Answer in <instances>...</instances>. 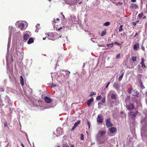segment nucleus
I'll return each instance as SVG.
<instances>
[{
	"mask_svg": "<svg viewBox=\"0 0 147 147\" xmlns=\"http://www.w3.org/2000/svg\"><path fill=\"white\" fill-rule=\"evenodd\" d=\"M67 3L70 5H72L77 3L80 4L82 3V1L80 0H67Z\"/></svg>",
	"mask_w": 147,
	"mask_h": 147,
	"instance_id": "1",
	"label": "nucleus"
},
{
	"mask_svg": "<svg viewBox=\"0 0 147 147\" xmlns=\"http://www.w3.org/2000/svg\"><path fill=\"white\" fill-rule=\"evenodd\" d=\"M138 112L136 111L135 112L131 111L128 113V115L133 120H134L135 119V117L138 115Z\"/></svg>",
	"mask_w": 147,
	"mask_h": 147,
	"instance_id": "2",
	"label": "nucleus"
},
{
	"mask_svg": "<svg viewBox=\"0 0 147 147\" xmlns=\"http://www.w3.org/2000/svg\"><path fill=\"white\" fill-rule=\"evenodd\" d=\"M106 122L107 127H109L113 126V124L111 122V119L110 118L107 119L106 121Z\"/></svg>",
	"mask_w": 147,
	"mask_h": 147,
	"instance_id": "3",
	"label": "nucleus"
},
{
	"mask_svg": "<svg viewBox=\"0 0 147 147\" xmlns=\"http://www.w3.org/2000/svg\"><path fill=\"white\" fill-rule=\"evenodd\" d=\"M127 109L129 110H132L134 108V106L133 104L130 103L129 105L126 106Z\"/></svg>",
	"mask_w": 147,
	"mask_h": 147,
	"instance_id": "4",
	"label": "nucleus"
},
{
	"mask_svg": "<svg viewBox=\"0 0 147 147\" xmlns=\"http://www.w3.org/2000/svg\"><path fill=\"white\" fill-rule=\"evenodd\" d=\"M103 119L101 115L99 114L98 115L97 119V120L98 122L102 123L103 122Z\"/></svg>",
	"mask_w": 147,
	"mask_h": 147,
	"instance_id": "5",
	"label": "nucleus"
},
{
	"mask_svg": "<svg viewBox=\"0 0 147 147\" xmlns=\"http://www.w3.org/2000/svg\"><path fill=\"white\" fill-rule=\"evenodd\" d=\"M109 131L112 134L115 133L117 131V128L115 127H112L109 129Z\"/></svg>",
	"mask_w": 147,
	"mask_h": 147,
	"instance_id": "6",
	"label": "nucleus"
},
{
	"mask_svg": "<svg viewBox=\"0 0 147 147\" xmlns=\"http://www.w3.org/2000/svg\"><path fill=\"white\" fill-rule=\"evenodd\" d=\"M81 122V121L80 120H78V121L76 123H75L74 126L72 127V129H71V130L72 131L74 130L78 125Z\"/></svg>",
	"mask_w": 147,
	"mask_h": 147,
	"instance_id": "7",
	"label": "nucleus"
},
{
	"mask_svg": "<svg viewBox=\"0 0 147 147\" xmlns=\"http://www.w3.org/2000/svg\"><path fill=\"white\" fill-rule=\"evenodd\" d=\"M44 100L46 102L49 103H51L52 101L51 98H49L47 96H46L45 97Z\"/></svg>",
	"mask_w": 147,
	"mask_h": 147,
	"instance_id": "8",
	"label": "nucleus"
},
{
	"mask_svg": "<svg viewBox=\"0 0 147 147\" xmlns=\"http://www.w3.org/2000/svg\"><path fill=\"white\" fill-rule=\"evenodd\" d=\"M145 61V60L144 59V58H141V62L140 63V64L142 65V67L143 68H145L146 67V66L145 65L144 62Z\"/></svg>",
	"mask_w": 147,
	"mask_h": 147,
	"instance_id": "9",
	"label": "nucleus"
},
{
	"mask_svg": "<svg viewBox=\"0 0 147 147\" xmlns=\"http://www.w3.org/2000/svg\"><path fill=\"white\" fill-rule=\"evenodd\" d=\"M133 96H134L136 97H138L139 95V93L137 91L135 90V92H133L131 93Z\"/></svg>",
	"mask_w": 147,
	"mask_h": 147,
	"instance_id": "10",
	"label": "nucleus"
},
{
	"mask_svg": "<svg viewBox=\"0 0 147 147\" xmlns=\"http://www.w3.org/2000/svg\"><path fill=\"white\" fill-rule=\"evenodd\" d=\"M94 100L93 98H92L89 99L87 102V104L88 106L90 105V104L93 102Z\"/></svg>",
	"mask_w": 147,
	"mask_h": 147,
	"instance_id": "11",
	"label": "nucleus"
},
{
	"mask_svg": "<svg viewBox=\"0 0 147 147\" xmlns=\"http://www.w3.org/2000/svg\"><path fill=\"white\" fill-rule=\"evenodd\" d=\"M106 131H100L99 132V134L101 136L105 135L106 134Z\"/></svg>",
	"mask_w": 147,
	"mask_h": 147,
	"instance_id": "12",
	"label": "nucleus"
},
{
	"mask_svg": "<svg viewBox=\"0 0 147 147\" xmlns=\"http://www.w3.org/2000/svg\"><path fill=\"white\" fill-rule=\"evenodd\" d=\"M113 87L118 90L119 88V85L117 82H114L113 84Z\"/></svg>",
	"mask_w": 147,
	"mask_h": 147,
	"instance_id": "13",
	"label": "nucleus"
},
{
	"mask_svg": "<svg viewBox=\"0 0 147 147\" xmlns=\"http://www.w3.org/2000/svg\"><path fill=\"white\" fill-rule=\"evenodd\" d=\"M130 8L136 9L138 8V6L134 3H131L130 6Z\"/></svg>",
	"mask_w": 147,
	"mask_h": 147,
	"instance_id": "14",
	"label": "nucleus"
},
{
	"mask_svg": "<svg viewBox=\"0 0 147 147\" xmlns=\"http://www.w3.org/2000/svg\"><path fill=\"white\" fill-rule=\"evenodd\" d=\"M18 26L20 28L21 30H23V29L24 27V24L22 23H20L18 24Z\"/></svg>",
	"mask_w": 147,
	"mask_h": 147,
	"instance_id": "15",
	"label": "nucleus"
},
{
	"mask_svg": "<svg viewBox=\"0 0 147 147\" xmlns=\"http://www.w3.org/2000/svg\"><path fill=\"white\" fill-rule=\"evenodd\" d=\"M20 82L21 84V85L23 86L24 85V79L23 77L22 76H20Z\"/></svg>",
	"mask_w": 147,
	"mask_h": 147,
	"instance_id": "16",
	"label": "nucleus"
},
{
	"mask_svg": "<svg viewBox=\"0 0 147 147\" xmlns=\"http://www.w3.org/2000/svg\"><path fill=\"white\" fill-rule=\"evenodd\" d=\"M29 37V34H25L24 36V40H27Z\"/></svg>",
	"mask_w": 147,
	"mask_h": 147,
	"instance_id": "17",
	"label": "nucleus"
},
{
	"mask_svg": "<svg viewBox=\"0 0 147 147\" xmlns=\"http://www.w3.org/2000/svg\"><path fill=\"white\" fill-rule=\"evenodd\" d=\"M111 98L115 100L117 98V95L113 93L111 95Z\"/></svg>",
	"mask_w": 147,
	"mask_h": 147,
	"instance_id": "18",
	"label": "nucleus"
},
{
	"mask_svg": "<svg viewBox=\"0 0 147 147\" xmlns=\"http://www.w3.org/2000/svg\"><path fill=\"white\" fill-rule=\"evenodd\" d=\"M139 47V44H136L134 45L133 48L135 50L137 51Z\"/></svg>",
	"mask_w": 147,
	"mask_h": 147,
	"instance_id": "19",
	"label": "nucleus"
},
{
	"mask_svg": "<svg viewBox=\"0 0 147 147\" xmlns=\"http://www.w3.org/2000/svg\"><path fill=\"white\" fill-rule=\"evenodd\" d=\"M34 42V40L32 38H30L27 42L28 44H30Z\"/></svg>",
	"mask_w": 147,
	"mask_h": 147,
	"instance_id": "20",
	"label": "nucleus"
},
{
	"mask_svg": "<svg viewBox=\"0 0 147 147\" xmlns=\"http://www.w3.org/2000/svg\"><path fill=\"white\" fill-rule=\"evenodd\" d=\"M133 92H135V90H133V89H128V92L130 94H131Z\"/></svg>",
	"mask_w": 147,
	"mask_h": 147,
	"instance_id": "21",
	"label": "nucleus"
},
{
	"mask_svg": "<svg viewBox=\"0 0 147 147\" xmlns=\"http://www.w3.org/2000/svg\"><path fill=\"white\" fill-rule=\"evenodd\" d=\"M124 73H123V74H122L119 77V79H118L119 81H120L122 80V79L123 78V76L124 75Z\"/></svg>",
	"mask_w": 147,
	"mask_h": 147,
	"instance_id": "22",
	"label": "nucleus"
},
{
	"mask_svg": "<svg viewBox=\"0 0 147 147\" xmlns=\"http://www.w3.org/2000/svg\"><path fill=\"white\" fill-rule=\"evenodd\" d=\"M144 16V13L143 12H141L138 15V17L141 18Z\"/></svg>",
	"mask_w": 147,
	"mask_h": 147,
	"instance_id": "23",
	"label": "nucleus"
},
{
	"mask_svg": "<svg viewBox=\"0 0 147 147\" xmlns=\"http://www.w3.org/2000/svg\"><path fill=\"white\" fill-rule=\"evenodd\" d=\"M106 30H105L104 31H103L102 33L101 34V36H103L104 35L106 34Z\"/></svg>",
	"mask_w": 147,
	"mask_h": 147,
	"instance_id": "24",
	"label": "nucleus"
},
{
	"mask_svg": "<svg viewBox=\"0 0 147 147\" xmlns=\"http://www.w3.org/2000/svg\"><path fill=\"white\" fill-rule=\"evenodd\" d=\"M110 24V22H107L103 24V26H108Z\"/></svg>",
	"mask_w": 147,
	"mask_h": 147,
	"instance_id": "25",
	"label": "nucleus"
},
{
	"mask_svg": "<svg viewBox=\"0 0 147 147\" xmlns=\"http://www.w3.org/2000/svg\"><path fill=\"white\" fill-rule=\"evenodd\" d=\"M136 59H137V57L136 56L132 57H131L132 60L134 62L135 61H136Z\"/></svg>",
	"mask_w": 147,
	"mask_h": 147,
	"instance_id": "26",
	"label": "nucleus"
},
{
	"mask_svg": "<svg viewBox=\"0 0 147 147\" xmlns=\"http://www.w3.org/2000/svg\"><path fill=\"white\" fill-rule=\"evenodd\" d=\"M113 45H114V44L113 43H111L110 44H107V47H112L113 46Z\"/></svg>",
	"mask_w": 147,
	"mask_h": 147,
	"instance_id": "27",
	"label": "nucleus"
},
{
	"mask_svg": "<svg viewBox=\"0 0 147 147\" xmlns=\"http://www.w3.org/2000/svg\"><path fill=\"white\" fill-rule=\"evenodd\" d=\"M123 26L121 25L119 27V32H121L123 30Z\"/></svg>",
	"mask_w": 147,
	"mask_h": 147,
	"instance_id": "28",
	"label": "nucleus"
},
{
	"mask_svg": "<svg viewBox=\"0 0 147 147\" xmlns=\"http://www.w3.org/2000/svg\"><path fill=\"white\" fill-rule=\"evenodd\" d=\"M96 94V92H91L90 93V94L89 96H91L93 95H95Z\"/></svg>",
	"mask_w": 147,
	"mask_h": 147,
	"instance_id": "29",
	"label": "nucleus"
},
{
	"mask_svg": "<svg viewBox=\"0 0 147 147\" xmlns=\"http://www.w3.org/2000/svg\"><path fill=\"white\" fill-rule=\"evenodd\" d=\"M105 101H106V97H103L102 98L101 101L103 103H105Z\"/></svg>",
	"mask_w": 147,
	"mask_h": 147,
	"instance_id": "30",
	"label": "nucleus"
},
{
	"mask_svg": "<svg viewBox=\"0 0 147 147\" xmlns=\"http://www.w3.org/2000/svg\"><path fill=\"white\" fill-rule=\"evenodd\" d=\"M102 98V96L101 95L97 96L96 98V99L97 100H100Z\"/></svg>",
	"mask_w": 147,
	"mask_h": 147,
	"instance_id": "31",
	"label": "nucleus"
},
{
	"mask_svg": "<svg viewBox=\"0 0 147 147\" xmlns=\"http://www.w3.org/2000/svg\"><path fill=\"white\" fill-rule=\"evenodd\" d=\"M55 27L56 28V29L57 30H59L62 28V27Z\"/></svg>",
	"mask_w": 147,
	"mask_h": 147,
	"instance_id": "32",
	"label": "nucleus"
},
{
	"mask_svg": "<svg viewBox=\"0 0 147 147\" xmlns=\"http://www.w3.org/2000/svg\"><path fill=\"white\" fill-rule=\"evenodd\" d=\"M87 125H88V128L90 129L91 124L90 121H87Z\"/></svg>",
	"mask_w": 147,
	"mask_h": 147,
	"instance_id": "33",
	"label": "nucleus"
},
{
	"mask_svg": "<svg viewBox=\"0 0 147 147\" xmlns=\"http://www.w3.org/2000/svg\"><path fill=\"white\" fill-rule=\"evenodd\" d=\"M81 140H83L84 139V136L83 134H81Z\"/></svg>",
	"mask_w": 147,
	"mask_h": 147,
	"instance_id": "34",
	"label": "nucleus"
},
{
	"mask_svg": "<svg viewBox=\"0 0 147 147\" xmlns=\"http://www.w3.org/2000/svg\"><path fill=\"white\" fill-rule=\"evenodd\" d=\"M120 58V54H118L116 56V58L117 59H119Z\"/></svg>",
	"mask_w": 147,
	"mask_h": 147,
	"instance_id": "35",
	"label": "nucleus"
},
{
	"mask_svg": "<svg viewBox=\"0 0 147 147\" xmlns=\"http://www.w3.org/2000/svg\"><path fill=\"white\" fill-rule=\"evenodd\" d=\"M105 142V140H100V143L101 144H102V143H104Z\"/></svg>",
	"mask_w": 147,
	"mask_h": 147,
	"instance_id": "36",
	"label": "nucleus"
},
{
	"mask_svg": "<svg viewBox=\"0 0 147 147\" xmlns=\"http://www.w3.org/2000/svg\"><path fill=\"white\" fill-rule=\"evenodd\" d=\"M140 87L142 89L144 88V86L142 85V83L140 84Z\"/></svg>",
	"mask_w": 147,
	"mask_h": 147,
	"instance_id": "37",
	"label": "nucleus"
},
{
	"mask_svg": "<svg viewBox=\"0 0 147 147\" xmlns=\"http://www.w3.org/2000/svg\"><path fill=\"white\" fill-rule=\"evenodd\" d=\"M122 4H123V3H121L120 2H117V3H115L116 5H118L119 4L122 5Z\"/></svg>",
	"mask_w": 147,
	"mask_h": 147,
	"instance_id": "38",
	"label": "nucleus"
},
{
	"mask_svg": "<svg viewBox=\"0 0 147 147\" xmlns=\"http://www.w3.org/2000/svg\"><path fill=\"white\" fill-rule=\"evenodd\" d=\"M138 21H137L136 22H133L132 23V24L133 25H136V24H137V22Z\"/></svg>",
	"mask_w": 147,
	"mask_h": 147,
	"instance_id": "39",
	"label": "nucleus"
},
{
	"mask_svg": "<svg viewBox=\"0 0 147 147\" xmlns=\"http://www.w3.org/2000/svg\"><path fill=\"white\" fill-rule=\"evenodd\" d=\"M110 82H109L108 83V84H107V85H106V88H107L108 87V86H109V84L110 83Z\"/></svg>",
	"mask_w": 147,
	"mask_h": 147,
	"instance_id": "40",
	"label": "nucleus"
},
{
	"mask_svg": "<svg viewBox=\"0 0 147 147\" xmlns=\"http://www.w3.org/2000/svg\"><path fill=\"white\" fill-rule=\"evenodd\" d=\"M114 44H117L118 45H121V44H120V43H118L117 42H115V43H114Z\"/></svg>",
	"mask_w": 147,
	"mask_h": 147,
	"instance_id": "41",
	"label": "nucleus"
},
{
	"mask_svg": "<svg viewBox=\"0 0 147 147\" xmlns=\"http://www.w3.org/2000/svg\"><path fill=\"white\" fill-rule=\"evenodd\" d=\"M131 1L132 2H136V0H131Z\"/></svg>",
	"mask_w": 147,
	"mask_h": 147,
	"instance_id": "42",
	"label": "nucleus"
},
{
	"mask_svg": "<svg viewBox=\"0 0 147 147\" xmlns=\"http://www.w3.org/2000/svg\"><path fill=\"white\" fill-rule=\"evenodd\" d=\"M52 86L53 87H56V85L55 84H52Z\"/></svg>",
	"mask_w": 147,
	"mask_h": 147,
	"instance_id": "43",
	"label": "nucleus"
},
{
	"mask_svg": "<svg viewBox=\"0 0 147 147\" xmlns=\"http://www.w3.org/2000/svg\"><path fill=\"white\" fill-rule=\"evenodd\" d=\"M7 123L6 122H5V123L4 124V127H5L6 126H7ZM5 128V127H4Z\"/></svg>",
	"mask_w": 147,
	"mask_h": 147,
	"instance_id": "44",
	"label": "nucleus"
},
{
	"mask_svg": "<svg viewBox=\"0 0 147 147\" xmlns=\"http://www.w3.org/2000/svg\"><path fill=\"white\" fill-rule=\"evenodd\" d=\"M102 105V103L101 102H98V106H101V105Z\"/></svg>",
	"mask_w": 147,
	"mask_h": 147,
	"instance_id": "45",
	"label": "nucleus"
},
{
	"mask_svg": "<svg viewBox=\"0 0 147 147\" xmlns=\"http://www.w3.org/2000/svg\"><path fill=\"white\" fill-rule=\"evenodd\" d=\"M21 146H22V147H25L24 145L22 143L21 144Z\"/></svg>",
	"mask_w": 147,
	"mask_h": 147,
	"instance_id": "46",
	"label": "nucleus"
},
{
	"mask_svg": "<svg viewBox=\"0 0 147 147\" xmlns=\"http://www.w3.org/2000/svg\"><path fill=\"white\" fill-rule=\"evenodd\" d=\"M123 113H124V112H123V111H121L120 112V114H123Z\"/></svg>",
	"mask_w": 147,
	"mask_h": 147,
	"instance_id": "47",
	"label": "nucleus"
},
{
	"mask_svg": "<svg viewBox=\"0 0 147 147\" xmlns=\"http://www.w3.org/2000/svg\"><path fill=\"white\" fill-rule=\"evenodd\" d=\"M38 30H39V28H36V32H38Z\"/></svg>",
	"mask_w": 147,
	"mask_h": 147,
	"instance_id": "48",
	"label": "nucleus"
},
{
	"mask_svg": "<svg viewBox=\"0 0 147 147\" xmlns=\"http://www.w3.org/2000/svg\"><path fill=\"white\" fill-rule=\"evenodd\" d=\"M138 35V33L136 32L135 35L134 36V37H135Z\"/></svg>",
	"mask_w": 147,
	"mask_h": 147,
	"instance_id": "49",
	"label": "nucleus"
},
{
	"mask_svg": "<svg viewBox=\"0 0 147 147\" xmlns=\"http://www.w3.org/2000/svg\"><path fill=\"white\" fill-rule=\"evenodd\" d=\"M70 147H74V146L73 144H72L71 146H70Z\"/></svg>",
	"mask_w": 147,
	"mask_h": 147,
	"instance_id": "50",
	"label": "nucleus"
},
{
	"mask_svg": "<svg viewBox=\"0 0 147 147\" xmlns=\"http://www.w3.org/2000/svg\"><path fill=\"white\" fill-rule=\"evenodd\" d=\"M146 16H144L143 18V19H145L146 18Z\"/></svg>",
	"mask_w": 147,
	"mask_h": 147,
	"instance_id": "51",
	"label": "nucleus"
},
{
	"mask_svg": "<svg viewBox=\"0 0 147 147\" xmlns=\"http://www.w3.org/2000/svg\"><path fill=\"white\" fill-rule=\"evenodd\" d=\"M63 147H69V146H68V145L67 146H63Z\"/></svg>",
	"mask_w": 147,
	"mask_h": 147,
	"instance_id": "52",
	"label": "nucleus"
},
{
	"mask_svg": "<svg viewBox=\"0 0 147 147\" xmlns=\"http://www.w3.org/2000/svg\"><path fill=\"white\" fill-rule=\"evenodd\" d=\"M95 144V143H91V145H93L94 144Z\"/></svg>",
	"mask_w": 147,
	"mask_h": 147,
	"instance_id": "53",
	"label": "nucleus"
},
{
	"mask_svg": "<svg viewBox=\"0 0 147 147\" xmlns=\"http://www.w3.org/2000/svg\"><path fill=\"white\" fill-rule=\"evenodd\" d=\"M46 38V37L43 38V40H45Z\"/></svg>",
	"mask_w": 147,
	"mask_h": 147,
	"instance_id": "54",
	"label": "nucleus"
},
{
	"mask_svg": "<svg viewBox=\"0 0 147 147\" xmlns=\"http://www.w3.org/2000/svg\"><path fill=\"white\" fill-rule=\"evenodd\" d=\"M100 47H103L104 46L102 45H98Z\"/></svg>",
	"mask_w": 147,
	"mask_h": 147,
	"instance_id": "55",
	"label": "nucleus"
},
{
	"mask_svg": "<svg viewBox=\"0 0 147 147\" xmlns=\"http://www.w3.org/2000/svg\"><path fill=\"white\" fill-rule=\"evenodd\" d=\"M59 20V19L58 18H57V19H56V21H58Z\"/></svg>",
	"mask_w": 147,
	"mask_h": 147,
	"instance_id": "56",
	"label": "nucleus"
},
{
	"mask_svg": "<svg viewBox=\"0 0 147 147\" xmlns=\"http://www.w3.org/2000/svg\"><path fill=\"white\" fill-rule=\"evenodd\" d=\"M97 140H99V138H97Z\"/></svg>",
	"mask_w": 147,
	"mask_h": 147,
	"instance_id": "57",
	"label": "nucleus"
},
{
	"mask_svg": "<svg viewBox=\"0 0 147 147\" xmlns=\"http://www.w3.org/2000/svg\"><path fill=\"white\" fill-rule=\"evenodd\" d=\"M57 147H61L60 146H58Z\"/></svg>",
	"mask_w": 147,
	"mask_h": 147,
	"instance_id": "58",
	"label": "nucleus"
},
{
	"mask_svg": "<svg viewBox=\"0 0 147 147\" xmlns=\"http://www.w3.org/2000/svg\"><path fill=\"white\" fill-rule=\"evenodd\" d=\"M54 22H55V23H56V22H55V20H54Z\"/></svg>",
	"mask_w": 147,
	"mask_h": 147,
	"instance_id": "59",
	"label": "nucleus"
},
{
	"mask_svg": "<svg viewBox=\"0 0 147 147\" xmlns=\"http://www.w3.org/2000/svg\"><path fill=\"white\" fill-rule=\"evenodd\" d=\"M4 90H2V91H4Z\"/></svg>",
	"mask_w": 147,
	"mask_h": 147,
	"instance_id": "60",
	"label": "nucleus"
},
{
	"mask_svg": "<svg viewBox=\"0 0 147 147\" xmlns=\"http://www.w3.org/2000/svg\"><path fill=\"white\" fill-rule=\"evenodd\" d=\"M48 0L49 1H51V0Z\"/></svg>",
	"mask_w": 147,
	"mask_h": 147,
	"instance_id": "61",
	"label": "nucleus"
},
{
	"mask_svg": "<svg viewBox=\"0 0 147 147\" xmlns=\"http://www.w3.org/2000/svg\"><path fill=\"white\" fill-rule=\"evenodd\" d=\"M115 0H113V1H115Z\"/></svg>",
	"mask_w": 147,
	"mask_h": 147,
	"instance_id": "62",
	"label": "nucleus"
},
{
	"mask_svg": "<svg viewBox=\"0 0 147 147\" xmlns=\"http://www.w3.org/2000/svg\"><path fill=\"white\" fill-rule=\"evenodd\" d=\"M146 93L147 94V93Z\"/></svg>",
	"mask_w": 147,
	"mask_h": 147,
	"instance_id": "63",
	"label": "nucleus"
}]
</instances>
